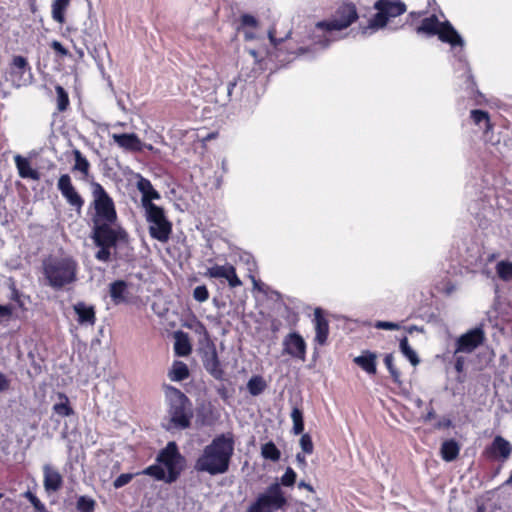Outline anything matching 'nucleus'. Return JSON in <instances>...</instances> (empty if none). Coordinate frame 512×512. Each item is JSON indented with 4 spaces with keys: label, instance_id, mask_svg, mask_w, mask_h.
Here are the masks:
<instances>
[{
    "label": "nucleus",
    "instance_id": "obj_21",
    "mask_svg": "<svg viewBox=\"0 0 512 512\" xmlns=\"http://www.w3.org/2000/svg\"><path fill=\"white\" fill-rule=\"evenodd\" d=\"M204 367L205 369L215 378L222 379L223 369L221 368L220 361L218 359L217 351L213 346L210 351H207L204 356Z\"/></svg>",
    "mask_w": 512,
    "mask_h": 512
},
{
    "label": "nucleus",
    "instance_id": "obj_37",
    "mask_svg": "<svg viewBox=\"0 0 512 512\" xmlns=\"http://www.w3.org/2000/svg\"><path fill=\"white\" fill-rule=\"evenodd\" d=\"M96 506V501L89 496H80L76 502V509L78 512H93Z\"/></svg>",
    "mask_w": 512,
    "mask_h": 512
},
{
    "label": "nucleus",
    "instance_id": "obj_14",
    "mask_svg": "<svg viewBox=\"0 0 512 512\" xmlns=\"http://www.w3.org/2000/svg\"><path fill=\"white\" fill-rule=\"evenodd\" d=\"M284 352L302 361L306 357V343L301 335L296 332L288 334L284 341Z\"/></svg>",
    "mask_w": 512,
    "mask_h": 512
},
{
    "label": "nucleus",
    "instance_id": "obj_29",
    "mask_svg": "<svg viewBox=\"0 0 512 512\" xmlns=\"http://www.w3.org/2000/svg\"><path fill=\"white\" fill-rule=\"evenodd\" d=\"M169 378L172 381H183L189 376V369L187 365L182 361H175L169 371Z\"/></svg>",
    "mask_w": 512,
    "mask_h": 512
},
{
    "label": "nucleus",
    "instance_id": "obj_34",
    "mask_svg": "<svg viewBox=\"0 0 512 512\" xmlns=\"http://www.w3.org/2000/svg\"><path fill=\"white\" fill-rule=\"evenodd\" d=\"M261 455L263 458L271 460V461H278L281 457L280 450L276 447V445L270 441L262 445L261 448Z\"/></svg>",
    "mask_w": 512,
    "mask_h": 512
},
{
    "label": "nucleus",
    "instance_id": "obj_53",
    "mask_svg": "<svg viewBox=\"0 0 512 512\" xmlns=\"http://www.w3.org/2000/svg\"><path fill=\"white\" fill-rule=\"evenodd\" d=\"M10 388V380L6 375L0 373V392L7 391Z\"/></svg>",
    "mask_w": 512,
    "mask_h": 512
},
{
    "label": "nucleus",
    "instance_id": "obj_63",
    "mask_svg": "<svg viewBox=\"0 0 512 512\" xmlns=\"http://www.w3.org/2000/svg\"><path fill=\"white\" fill-rule=\"evenodd\" d=\"M415 403H416V405H417L418 407H421V405L423 404V401H422L421 399H417V400L415 401Z\"/></svg>",
    "mask_w": 512,
    "mask_h": 512
},
{
    "label": "nucleus",
    "instance_id": "obj_56",
    "mask_svg": "<svg viewBox=\"0 0 512 512\" xmlns=\"http://www.w3.org/2000/svg\"><path fill=\"white\" fill-rule=\"evenodd\" d=\"M452 425V422L450 419H443L442 421H439L436 425V428H448Z\"/></svg>",
    "mask_w": 512,
    "mask_h": 512
},
{
    "label": "nucleus",
    "instance_id": "obj_8",
    "mask_svg": "<svg viewBox=\"0 0 512 512\" xmlns=\"http://www.w3.org/2000/svg\"><path fill=\"white\" fill-rule=\"evenodd\" d=\"M146 220L149 222L150 236L162 243L169 240L172 232V224L166 218L164 210L159 206H149L145 210Z\"/></svg>",
    "mask_w": 512,
    "mask_h": 512
},
{
    "label": "nucleus",
    "instance_id": "obj_59",
    "mask_svg": "<svg viewBox=\"0 0 512 512\" xmlns=\"http://www.w3.org/2000/svg\"><path fill=\"white\" fill-rule=\"evenodd\" d=\"M236 87V81H230L227 85V95L230 97L233 89Z\"/></svg>",
    "mask_w": 512,
    "mask_h": 512
},
{
    "label": "nucleus",
    "instance_id": "obj_36",
    "mask_svg": "<svg viewBox=\"0 0 512 512\" xmlns=\"http://www.w3.org/2000/svg\"><path fill=\"white\" fill-rule=\"evenodd\" d=\"M291 419L293 421V432L298 435L304 430L303 413L298 407H294L291 412Z\"/></svg>",
    "mask_w": 512,
    "mask_h": 512
},
{
    "label": "nucleus",
    "instance_id": "obj_19",
    "mask_svg": "<svg viewBox=\"0 0 512 512\" xmlns=\"http://www.w3.org/2000/svg\"><path fill=\"white\" fill-rule=\"evenodd\" d=\"M374 8L377 11H384L388 19L400 16L406 11L405 4L400 0H378Z\"/></svg>",
    "mask_w": 512,
    "mask_h": 512
},
{
    "label": "nucleus",
    "instance_id": "obj_35",
    "mask_svg": "<svg viewBox=\"0 0 512 512\" xmlns=\"http://www.w3.org/2000/svg\"><path fill=\"white\" fill-rule=\"evenodd\" d=\"M496 273L503 281H512V262L505 260L498 262Z\"/></svg>",
    "mask_w": 512,
    "mask_h": 512
},
{
    "label": "nucleus",
    "instance_id": "obj_9",
    "mask_svg": "<svg viewBox=\"0 0 512 512\" xmlns=\"http://www.w3.org/2000/svg\"><path fill=\"white\" fill-rule=\"evenodd\" d=\"M357 18L355 5L351 3L343 4L336 10L331 20L318 22L316 28L327 32L343 30L355 22Z\"/></svg>",
    "mask_w": 512,
    "mask_h": 512
},
{
    "label": "nucleus",
    "instance_id": "obj_26",
    "mask_svg": "<svg viewBox=\"0 0 512 512\" xmlns=\"http://www.w3.org/2000/svg\"><path fill=\"white\" fill-rule=\"evenodd\" d=\"M388 17L384 11H378L369 21L368 25L362 28V34L368 35L386 26Z\"/></svg>",
    "mask_w": 512,
    "mask_h": 512
},
{
    "label": "nucleus",
    "instance_id": "obj_50",
    "mask_svg": "<svg viewBox=\"0 0 512 512\" xmlns=\"http://www.w3.org/2000/svg\"><path fill=\"white\" fill-rule=\"evenodd\" d=\"M257 23V19L250 14H244L241 16V24L244 26L256 27Z\"/></svg>",
    "mask_w": 512,
    "mask_h": 512
},
{
    "label": "nucleus",
    "instance_id": "obj_4",
    "mask_svg": "<svg viewBox=\"0 0 512 512\" xmlns=\"http://www.w3.org/2000/svg\"><path fill=\"white\" fill-rule=\"evenodd\" d=\"M78 262L72 256H50L43 260L45 284L55 291L69 289L78 277Z\"/></svg>",
    "mask_w": 512,
    "mask_h": 512
},
{
    "label": "nucleus",
    "instance_id": "obj_30",
    "mask_svg": "<svg viewBox=\"0 0 512 512\" xmlns=\"http://www.w3.org/2000/svg\"><path fill=\"white\" fill-rule=\"evenodd\" d=\"M70 0H54L52 3V18L54 21L62 24L65 21V11L69 6Z\"/></svg>",
    "mask_w": 512,
    "mask_h": 512
},
{
    "label": "nucleus",
    "instance_id": "obj_22",
    "mask_svg": "<svg viewBox=\"0 0 512 512\" xmlns=\"http://www.w3.org/2000/svg\"><path fill=\"white\" fill-rule=\"evenodd\" d=\"M314 324H315V341L323 345L325 344L328 334H329V324L328 321L322 315V311L320 308H316L314 311Z\"/></svg>",
    "mask_w": 512,
    "mask_h": 512
},
{
    "label": "nucleus",
    "instance_id": "obj_18",
    "mask_svg": "<svg viewBox=\"0 0 512 512\" xmlns=\"http://www.w3.org/2000/svg\"><path fill=\"white\" fill-rule=\"evenodd\" d=\"M43 476V485L47 492H56L62 487L63 478L61 474L50 464L43 466Z\"/></svg>",
    "mask_w": 512,
    "mask_h": 512
},
{
    "label": "nucleus",
    "instance_id": "obj_13",
    "mask_svg": "<svg viewBox=\"0 0 512 512\" xmlns=\"http://www.w3.org/2000/svg\"><path fill=\"white\" fill-rule=\"evenodd\" d=\"M30 67L28 64V61L23 56H14L12 63H11V69H10V76L12 79L13 84L16 87H21L26 85L31 77L30 74Z\"/></svg>",
    "mask_w": 512,
    "mask_h": 512
},
{
    "label": "nucleus",
    "instance_id": "obj_42",
    "mask_svg": "<svg viewBox=\"0 0 512 512\" xmlns=\"http://www.w3.org/2000/svg\"><path fill=\"white\" fill-rule=\"evenodd\" d=\"M174 351H175V354L178 356H187L191 352V346L187 340H184V341L177 340L174 345Z\"/></svg>",
    "mask_w": 512,
    "mask_h": 512
},
{
    "label": "nucleus",
    "instance_id": "obj_27",
    "mask_svg": "<svg viewBox=\"0 0 512 512\" xmlns=\"http://www.w3.org/2000/svg\"><path fill=\"white\" fill-rule=\"evenodd\" d=\"M460 452V446L459 444L453 440H446L441 445V456L442 459L446 462H451L455 460Z\"/></svg>",
    "mask_w": 512,
    "mask_h": 512
},
{
    "label": "nucleus",
    "instance_id": "obj_15",
    "mask_svg": "<svg viewBox=\"0 0 512 512\" xmlns=\"http://www.w3.org/2000/svg\"><path fill=\"white\" fill-rule=\"evenodd\" d=\"M512 453V445L502 436H496L491 445L486 448V454L493 459L507 460Z\"/></svg>",
    "mask_w": 512,
    "mask_h": 512
},
{
    "label": "nucleus",
    "instance_id": "obj_24",
    "mask_svg": "<svg viewBox=\"0 0 512 512\" xmlns=\"http://www.w3.org/2000/svg\"><path fill=\"white\" fill-rule=\"evenodd\" d=\"M109 294L114 304L118 305L127 301L128 284L123 280H117L110 284Z\"/></svg>",
    "mask_w": 512,
    "mask_h": 512
},
{
    "label": "nucleus",
    "instance_id": "obj_64",
    "mask_svg": "<svg viewBox=\"0 0 512 512\" xmlns=\"http://www.w3.org/2000/svg\"><path fill=\"white\" fill-rule=\"evenodd\" d=\"M306 51H307V50H306V49H304V48H300V49L298 50L299 55L304 54Z\"/></svg>",
    "mask_w": 512,
    "mask_h": 512
},
{
    "label": "nucleus",
    "instance_id": "obj_33",
    "mask_svg": "<svg viewBox=\"0 0 512 512\" xmlns=\"http://www.w3.org/2000/svg\"><path fill=\"white\" fill-rule=\"evenodd\" d=\"M266 386V382L261 376H253L247 383L248 391L253 396L260 395Z\"/></svg>",
    "mask_w": 512,
    "mask_h": 512
},
{
    "label": "nucleus",
    "instance_id": "obj_11",
    "mask_svg": "<svg viewBox=\"0 0 512 512\" xmlns=\"http://www.w3.org/2000/svg\"><path fill=\"white\" fill-rule=\"evenodd\" d=\"M57 188L67 203L80 212L84 205V200L76 191L68 174H63L59 177Z\"/></svg>",
    "mask_w": 512,
    "mask_h": 512
},
{
    "label": "nucleus",
    "instance_id": "obj_16",
    "mask_svg": "<svg viewBox=\"0 0 512 512\" xmlns=\"http://www.w3.org/2000/svg\"><path fill=\"white\" fill-rule=\"evenodd\" d=\"M137 189L142 194V206L145 210L149 209V206H156L154 203H152L153 200L160 199V194L158 191H156L151 184L150 180L142 177L141 175H138V180L136 183Z\"/></svg>",
    "mask_w": 512,
    "mask_h": 512
},
{
    "label": "nucleus",
    "instance_id": "obj_43",
    "mask_svg": "<svg viewBox=\"0 0 512 512\" xmlns=\"http://www.w3.org/2000/svg\"><path fill=\"white\" fill-rule=\"evenodd\" d=\"M142 474L141 472L136 473V475ZM135 476L133 473H123L119 475L113 482V486L116 489H119L125 485H127Z\"/></svg>",
    "mask_w": 512,
    "mask_h": 512
},
{
    "label": "nucleus",
    "instance_id": "obj_1",
    "mask_svg": "<svg viewBox=\"0 0 512 512\" xmlns=\"http://www.w3.org/2000/svg\"><path fill=\"white\" fill-rule=\"evenodd\" d=\"M234 454V438L230 433L215 437L205 446L194 464L197 472L208 473L215 476L224 474L229 470L231 458Z\"/></svg>",
    "mask_w": 512,
    "mask_h": 512
},
{
    "label": "nucleus",
    "instance_id": "obj_20",
    "mask_svg": "<svg viewBox=\"0 0 512 512\" xmlns=\"http://www.w3.org/2000/svg\"><path fill=\"white\" fill-rule=\"evenodd\" d=\"M73 309L77 315V321L80 325L93 326L96 322L95 309L84 302H77Z\"/></svg>",
    "mask_w": 512,
    "mask_h": 512
},
{
    "label": "nucleus",
    "instance_id": "obj_7",
    "mask_svg": "<svg viewBox=\"0 0 512 512\" xmlns=\"http://www.w3.org/2000/svg\"><path fill=\"white\" fill-rule=\"evenodd\" d=\"M418 34H427L439 36V39L443 42L449 43L451 46H463V39L454 27L449 23L445 22L440 25L438 18L435 15L424 18L417 27Z\"/></svg>",
    "mask_w": 512,
    "mask_h": 512
},
{
    "label": "nucleus",
    "instance_id": "obj_12",
    "mask_svg": "<svg viewBox=\"0 0 512 512\" xmlns=\"http://www.w3.org/2000/svg\"><path fill=\"white\" fill-rule=\"evenodd\" d=\"M92 238L96 246L100 247V250L96 253L95 257L99 261L107 262L110 259V248L116 245L119 239L126 236L125 232H112L110 239L104 238L100 232H92Z\"/></svg>",
    "mask_w": 512,
    "mask_h": 512
},
{
    "label": "nucleus",
    "instance_id": "obj_44",
    "mask_svg": "<svg viewBox=\"0 0 512 512\" xmlns=\"http://www.w3.org/2000/svg\"><path fill=\"white\" fill-rule=\"evenodd\" d=\"M295 481L296 473L292 468L288 467L281 477V484L290 487L295 483Z\"/></svg>",
    "mask_w": 512,
    "mask_h": 512
},
{
    "label": "nucleus",
    "instance_id": "obj_25",
    "mask_svg": "<svg viewBox=\"0 0 512 512\" xmlns=\"http://www.w3.org/2000/svg\"><path fill=\"white\" fill-rule=\"evenodd\" d=\"M14 162L21 178H29L33 180L39 179V173L31 167L27 158H24L21 155H16L14 156Z\"/></svg>",
    "mask_w": 512,
    "mask_h": 512
},
{
    "label": "nucleus",
    "instance_id": "obj_5",
    "mask_svg": "<svg viewBox=\"0 0 512 512\" xmlns=\"http://www.w3.org/2000/svg\"><path fill=\"white\" fill-rule=\"evenodd\" d=\"M164 392L172 425L181 430L188 428L193 416L190 400L183 392L170 385L164 386Z\"/></svg>",
    "mask_w": 512,
    "mask_h": 512
},
{
    "label": "nucleus",
    "instance_id": "obj_2",
    "mask_svg": "<svg viewBox=\"0 0 512 512\" xmlns=\"http://www.w3.org/2000/svg\"><path fill=\"white\" fill-rule=\"evenodd\" d=\"M91 207L94 212L91 220L93 223L92 232H100L106 239H110L112 232H125L117 226V212L115 204L110 195L103 186L97 182H93Z\"/></svg>",
    "mask_w": 512,
    "mask_h": 512
},
{
    "label": "nucleus",
    "instance_id": "obj_3",
    "mask_svg": "<svg viewBox=\"0 0 512 512\" xmlns=\"http://www.w3.org/2000/svg\"><path fill=\"white\" fill-rule=\"evenodd\" d=\"M186 460L179 452L175 442H168L156 457V463L146 467L141 473L157 481L171 484L175 482L185 468Z\"/></svg>",
    "mask_w": 512,
    "mask_h": 512
},
{
    "label": "nucleus",
    "instance_id": "obj_41",
    "mask_svg": "<svg viewBox=\"0 0 512 512\" xmlns=\"http://www.w3.org/2000/svg\"><path fill=\"white\" fill-rule=\"evenodd\" d=\"M24 497L32 504L37 512H46L45 505L37 498V496L31 491H26Z\"/></svg>",
    "mask_w": 512,
    "mask_h": 512
},
{
    "label": "nucleus",
    "instance_id": "obj_52",
    "mask_svg": "<svg viewBox=\"0 0 512 512\" xmlns=\"http://www.w3.org/2000/svg\"><path fill=\"white\" fill-rule=\"evenodd\" d=\"M51 47L55 52L59 53L61 56L68 55V50L59 41L54 40L51 43Z\"/></svg>",
    "mask_w": 512,
    "mask_h": 512
},
{
    "label": "nucleus",
    "instance_id": "obj_61",
    "mask_svg": "<svg viewBox=\"0 0 512 512\" xmlns=\"http://www.w3.org/2000/svg\"><path fill=\"white\" fill-rule=\"evenodd\" d=\"M299 487H300V488H302V487H303V488H306L307 490H309V491H311V492H314L313 487H312L310 484L305 483L304 481H301V482L299 483Z\"/></svg>",
    "mask_w": 512,
    "mask_h": 512
},
{
    "label": "nucleus",
    "instance_id": "obj_57",
    "mask_svg": "<svg viewBox=\"0 0 512 512\" xmlns=\"http://www.w3.org/2000/svg\"><path fill=\"white\" fill-rule=\"evenodd\" d=\"M435 418V411L433 408H430L424 417V421L428 422Z\"/></svg>",
    "mask_w": 512,
    "mask_h": 512
},
{
    "label": "nucleus",
    "instance_id": "obj_46",
    "mask_svg": "<svg viewBox=\"0 0 512 512\" xmlns=\"http://www.w3.org/2000/svg\"><path fill=\"white\" fill-rule=\"evenodd\" d=\"M471 118L474 121V123L478 125L481 124L482 122H485L487 125L489 123V115L487 112L483 110H472Z\"/></svg>",
    "mask_w": 512,
    "mask_h": 512
},
{
    "label": "nucleus",
    "instance_id": "obj_31",
    "mask_svg": "<svg viewBox=\"0 0 512 512\" xmlns=\"http://www.w3.org/2000/svg\"><path fill=\"white\" fill-rule=\"evenodd\" d=\"M75 163L73 165V171H78L83 174V176H87L89 173L90 163L86 159L85 156L79 151L74 150L73 151Z\"/></svg>",
    "mask_w": 512,
    "mask_h": 512
},
{
    "label": "nucleus",
    "instance_id": "obj_39",
    "mask_svg": "<svg viewBox=\"0 0 512 512\" xmlns=\"http://www.w3.org/2000/svg\"><path fill=\"white\" fill-rule=\"evenodd\" d=\"M384 364L387 367L392 379L396 383H400L401 374L394 366V357L392 354H386L384 357Z\"/></svg>",
    "mask_w": 512,
    "mask_h": 512
},
{
    "label": "nucleus",
    "instance_id": "obj_45",
    "mask_svg": "<svg viewBox=\"0 0 512 512\" xmlns=\"http://www.w3.org/2000/svg\"><path fill=\"white\" fill-rule=\"evenodd\" d=\"M193 297L198 302H205L209 298V292L205 285L197 286L193 291Z\"/></svg>",
    "mask_w": 512,
    "mask_h": 512
},
{
    "label": "nucleus",
    "instance_id": "obj_60",
    "mask_svg": "<svg viewBox=\"0 0 512 512\" xmlns=\"http://www.w3.org/2000/svg\"><path fill=\"white\" fill-rule=\"evenodd\" d=\"M254 289L258 291H263V284H261L259 281H257L253 276H251Z\"/></svg>",
    "mask_w": 512,
    "mask_h": 512
},
{
    "label": "nucleus",
    "instance_id": "obj_28",
    "mask_svg": "<svg viewBox=\"0 0 512 512\" xmlns=\"http://www.w3.org/2000/svg\"><path fill=\"white\" fill-rule=\"evenodd\" d=\"M59 402L52 407L54 413L61 417H69L74 414V410L70 406L69 398L64 393H58Z\"/></svg>",
    "mask_w": 512,
    "mask_h": 512
},
{
    "label": "nucleus",
    "instance_id": "obj_23",
    "mask_svg": "<svg viewBox=\"0 0 512 512\" xmlns=\"http://www.w3.org/2000/svg\"><path fill=\"white\" fill-rule=\"evenodd\" d=\"M377 355L369 350L363 351L361 355L354 358V363L368 374H376Z\"/></svg>",
    "mask_w": 512,
    "mask_h": 512
},
{
    "label": "nucleus",
    "instance_id": "obj_51",
    "mask_svg": "<svg viewBox=\"0 0 512 512\" xmlns=\"http://www.w3.org/2000/svg\"><path fill=\"white\" fill-rule=\"evenodd\" d=\"M13 313V307L11 305H0V320L8 319Z\"/></svg>",
    "mask_w": 512,
    "mask_h": 512
},
{
    "label": "nucleus",
    "instance_id": "obj_48",
    "mask_svg": "<svg viewBox=\"0 0 512 512\" xmlns=\"http://www.w3.org/2000/svg\"><path fill=\"white\" fill-rule=\"evenodd\" d=\"M225 279L228 281L230 287H232V288L242 285V282L239 279V277L237 276L236 270L233 266L231 268H229V272Z\"/></svg>",
    "mask_w": 512,
    "mask_h": 512
},
{
    "label": "nucleus",
    "instance_id": "obj_10",
    "mask_svg": "<svg viewBox=\"0 0 512 512\" xmlns=\"http://www.w3.org/2000/svg\"><path fill=\"white\" fill-rule=\"evenodd\" d=\"M485 339V332L482 327H475L467 331L457 338L454 355L472 353L484 343Z\"/></svg>",
    "mask_w": 512,
    "mask_h": 512
},
{
    "label": "nucleus",
    "instance_id": "obj_38",
    "mask_svg": "<svg viewBox=\"0 0 512 512\" xmlns=\"http://www.w3.org/2000/svg\"><path fill=\"white\" fill-rule=\"evenodd\" d=\"M231 267L232 265L230 264L214 265L207 269L205 275L209 276L210 278H226L229 272V268Z\"/></svg>",
    "mask_w": 512,
    "mask_h": 512
},
{
    "label": "nucleus",
    "instance_id": "obj_58",
    "mask_svg": "<svg viewBox=\"0 0 512 512\" xmlns=\"http://www.w3.org/2000/svg\"><path fill=\"white\" fill-rule=\"evenodd\" d=\"M296 460H297V462L299 463V465H300V466H302V467H305V466H306V464H307V463H306L305 456H304V455H302V454H300V453H298V454L296 455Z\"/></svg>",
    "mask_w": 512,
    "mask_h": 512
},
{
    "label": "nucleus",
    "instance_id": "obj_55",
    "mask_svg": "<svg viewBox=\"0 0 512 512\" xmlns=\"http://www.w3.org/2000/svg\"><path fill=\"white\" fill-rule=\"evenodd\" d=\"M330 42L329 38L323 37V39L315 43V46H320L321 49H325L329 46Z\"/></svg>",
    "mask_w": 512,
    "mask_h": 512
},
{
    "label": "nucleus",
    "instance_id": "obj_47",
    "mask_svg": "<svg viewBox=\"0 0 512 512\" xmlns=\"http://www.w3.org/2000/svg\"><path fill=\"white\" fill-rule=\"evenodd\" d=\"M300 446L304 453L311 454L313 452L314 446L310 435L303 434L300 438Z\"/></svg>",
    "mask_w": 512,
    "mask_h": 512
},
{
    "label": "nucleus",
    "instance_id": "obj_49",
    "mask_svg": "<svg viewBox=\"0 0 512 512\" xmlns=\"http://www.w3.org/2000/svg\"><path fill=\"white\" fill-rule=\"evenodd\" d=\"M377 329H383V330H399L400 325L395 322H389V321H377L374 325Z\"/></svg>",
    "mask_w": 512,
    "mask_h": 512
},
{
    "label": "nucleus",
    "instance_id": "obj_17",
    "mask_svg": "<svg viewBox=\"0 0 512 512\" xmlns=\"http://www.w3.org/2000/svg\"><path fill=\"white\" fill-rule=\"evenodd\" d=\"M113 141L122 149L138 152L143 148L140 138L135 133L112 134Z\"/></svg>",
    "mask_w": 512,
    "mask_h": 512
},
{
    "label": "nucleus",
    "instance_id": "obj_62",
    "mask_svg": "<svg viewBox=\"0 0 512 512\" xmlns=\"http://www.w3.org/2000/svg\"><path fill=\"white\" fill-rule=\"evenodd\" d=\"M269 39H270V41H271L273 44H276V41H275L274 35H273V33H272L271 31L269 32Z\"/></svg>",
    "mask_w": 512,
    "mask_h": 512
},
{
    "label": "nucleus",
    "instance_id": "obj_40",
    "mask_svg": "<svg viewBox=\"0 0 512 512\" xmlns=\"http://www.w3.org/2000/svg\"><path fill=\"white\" fill-rule=\"evenodd\" d=\"M56 93H57V107H58V110L59 111L66 110V108H67V106L69 104V99H68V95H67L66 91L64 90L63 87L57 86L56 87Z\"/></svg>",
    "mask_w": 512,
    "mask_h": 512
},
{
    "label": "nucleus",
    "instance_id": "obj_6",
    "mask_svg": "<svg viewBox=\"0 0 512 512\" xmlns=\"http://www.w3.org/2000/svg\"><path fill=\"white\" fill-rule=\"evenodd\" d=\"M287 499L279 483L271 484L256 500L250 504L246 512H276L283 509Z\"/></svg>",
    "mask_w": 512,
    "mask_h": 512
},
{
    "label": "nucleus",
    "instance_id": "obj_32",
    "mask_svg": "<svg viewBox=\"0 0 512 512\" xmlns=\"http://www.w3.org/2000/svg\"><path fill=\"white\" fill-rule=\"evenodd\" d=\"M399 346L403 355L411 362L413 366L419 364V357L413 348L409 345L407 337L401 339Z\"/></svg>",
    "mask_w": 512,
    "mask_h": 512
},
{
    "label": "nucleus",
    "instance_id": "obj_54",
    "mask_svg": "<svg viewBox=\"0 0 512 512\" xmlns=\"http://www.w3.org/2000/svg\"><path fill=\"white\" fill-rule=\"evenodd\" d=\"M454 356H455V365H454L455 370L458 373H461L464 369L465 359L462 356H458V354L454 355Z\"/></svg>",
    "mask_w": 512,
    "mask_h": 512
}]
</instances>
